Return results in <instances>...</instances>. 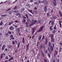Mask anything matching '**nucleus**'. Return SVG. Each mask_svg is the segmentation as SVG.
Here are the masks:
<instances>
[{
	"mask_svg": "<svg viewBox=\"0 0 62 62\" xmlns=\"http://www.w3.org/2000/svg\"><path fill=\"white\" fill-rule=\"evenodd\" d=\"M52 44H51V43L50 42H48V46L49 47L50 46V48H51V50L49 52V54H51V52H53V50H54V43H53L52 44V46L53 47H52V45H51Z\"/></svg>",
	"mask_w": 62,
	"mask_h": 62,
	"instance_id": "obj_1",
	"label": "nucleus"
},
{
	"mask_svg": "<svg viewBox=\"0 0 62 62\" xmlns=\"http://www.w3.org/2000/svg\"><path fill=\"white\" fill-rule=\"evenodd\" d=\"M44 26H42L37 31L38 32H40L41 31H42L43 30V28Z\"/></svg>",
	"mask_w": 62,
	"mask_h": 62,
	"instance_id": "obj_2",
	"label": "nucleus"
},
{
	"mask_svg": "<svg viewBox=\"0 0 62 62\" xmlns=\"http://www.w3.org/2000/svg\"><path fill=\"white\" fill-rule=\"evenodd\" d=\"M37 22V20H35L34 22V23H33L31 24H30L29 25V26L30 27L31 26H32V25H33L36 23Z\"/></svg>",
	"mask_w": 62,
	"mask_h": 62,
	"instance_id": "obj_3",
	"label": "nucleus"
},
{
	"mask_svg": "<svg viewBox=\"0 0 62 62\" xmlns=\"http://www.w3.org/2000/svg\"><path fill=\"white\" fill-rule=\"evenodd\" d=\"M52 3L54 6H56L57 5L56 1L55 0H54L53 1Z\"/></svg>",
	"mask_w": 62,
	"mask_h": 62,
	"instance_id": "obj_4",
	"label": "nucleus"
},
{
	"mask_svg": "<svg viewBox=\"0 0 62 62\" xmlns=\"http://www.w3.org/2000/svg\"><path fill=\"white\" fill-rule=\"evenodd\" d=\"M10 37L12 39H15V37H14V36L13 34L11 35Z\"/></svg>",
	"mask_w": 62,
	"mask_h": 62,
	"instance_id": "obj_5",
	"label": "nucleus"
},
{
	"mask_svg": "<svg viewBox=\"0 0 62 62\" xmlns=\"http://www.w3.org/2000/svg\"><path fill=\"white\" fill-rule=\"evenodd\" d=\"M32 35H33L34 33V32H35V28L34 27L32 29Z\"/></svg>",
	"mask_w": 62,
	"mask_h": 62,
	"instance_id": "obj_6",
	"label": "nucleus"
},
{
	"mask_svg": "<svg viewBox=\"0 0 62 62\" xmlns=\"http://www.w3.org/2000/svg\"><path fill=\"white\" fill-rule=\"evenodd\" d=\"M29 44H28L26 46V51H27L29 49Z\"/></svg>",
	"mask_w": 62,
	"mask_h": 62,
	"instance_id": "obj_7",
	"label": "nucleus"
},
{
	"mask_svg": "<svg viewBox=\"0 0 62 62\" xmlns=\"http://www.w3.org/2000/svg\"><path fill=\"white\" fill-rule=\"evenodd\" d=\"M47 6H45L44 7V11L45 12H47Z\"/></svg>",
	"mask_w": 62,
	"mask_h": 62,
	"instance_id": "obj_8",
	"label": "nucleus"
},
{
	"mask_svg": "<svg viewBox=\"0 0 62 62\" xmlns=\"http://www.w3.org/2000/svg\"><path fill=\"white\" fill-rule=\"evenodd\" d=\"M41 37H42V35H40L39 36L38 39L39 41H40L41 39Z\"/></svg>",
	"mask_w": 62,
	"mask_h": 62,
	"instance_id": "obj_9",
	"label": "nucleus"
},
{
	"mask_svg": "<svg viewBox=\"0 0 62 62\" xmlns=\"http://www.w3.org/2000/svg\"><path fill=\"white\" fill-rule=\"evenodd\" d=\"M51 43L54 42V38H51Z\"/></svg>",
	"mask_w": 62,
	"mask_h": 62,
	"instance_id": "obj_10",
	"label": "nucleus"
},
{
	"mask_svg": "<svg viewBox=\"0 0 62 62\" xmlns=\"http://www.w3.org/2000/svg\"><path fill=\"white\" fill-rule=\"evenodd\" d=\"M59 14L60 15V16L61 17H62V13H61V11H59Z\"/></svg>",
	"mask_w": 62,
	"mask_h": 62,
	"instance_id": "obj_11",
	"label": "nucleus"
},
{
	"mask_svg": "<svg viewBox=\"0 0 62 62\" xmlns=\"http://www.w3.org/2000/svg\"><path fill=\"white\" fill-rule=\"evenodd\" d=\"M9 29L10 30H14V28L12 26H10Z\"/></svg>",
	"mask_w": 62,
	"mask_h": 62,
	"instance_id": "obj_12",
	"label": "nucleus"
},
{
	"mask_svg": "<svg viewBox=\"0 0 62 62\" xmlns=\"http://www.w3.org/2000/svg\"><path fill=\"white\" fill-rule=\"evenodd\" d=\"M57 53H58V52L57 51H55V53H54V56H55V55H57Z\"/></svg>",
	"mask_w": 62,
	"mask_h": 62,
	"instance_id": "obj_13",
	"label": "nucleus"
},
{
	"mask_svg": "<svg viewBox=\"0 0 62 62\" xmlns=\"http://www.w3.org/2000/svg\"><path fill=\"white\" fill-rule=\"evenodd\" d=\"M5 46H6V45H5V44L3 46H2L1 48V50H4L5 49Z\"/></svg>",
	"mask_w": 62,
	"mask_h": 62,
	"instance_id": "obj_14",
	"label": "nucleus"
},
{
	"mask_svg": "<svg viewBox=\"0 0 62 62\" xmlns=\"http://www.w3.org/2000/svg\"><path fill=\"white\" fill-rule=\"evenodd\" d=\"M41 53L42 54L43 57H44V53H43V51L42 50H41Z\"/></svg>",
	"mask_w": 62,
	"mask_h": 62,
	"instance_id": "obj_15",
	"label": "nucleus"
},
{
	"mask_svg": "<svg viewBox=\"0 0 62 62\" xmlns=\"http://www.w3.org/2000/svg\"><path fill=\"white\" fill-rule=\"evenodd\" d=\"M59 24L60 26V27H61V28L62 27V25L61 24V21H59Z\"/></svg>",
	"mask_w": 62,
	"mask_h": 62,
	"instance_id": "obj_16",
	"label": "nucleus"
},
{
	"mask_svg": "<svg viewBox=\"0 0 62 62\" xmlns=\"http://www.w3.org/2000/svg\"><path fill=\"white\" fill-rule=\"evenodd\" d=\"M50 37H51V39L54 38V34H50Z\"/></svg>",
	"mask_w": 62,
	"mask_h": 62,
	"instance_id": "obj_17",
	"label": "nucleus"
},
{
	"mask_svg": "<svg viewBox=\"0 0 62 62\" xmlns=\"http://www.w3.org/2000/svg\"><path fill=\"white\" fill-rule=\"evenodd\" d=\"M13 57H11L8 60V61H11L12 60H13Z\"/></svg>",
	"mask_w": 62,
	"mask_h": 62,
	"instance_id": "obj_18",
	"label": "nucleus"
},
{
	"mask_svg": "<svg viewBox=\"0 0 62 62\" xmlns=\"http://www.w3.org/2000/svg\"><path fill=\"white\" fill-rule=\"evenodd\" d=\"M18 33H19V32H20V28H18V29H17L16 30V32H18Z\"/></svg>",
	"mask_w": 62,
	"mask_h": 62,
	"instance_id": "obj_19",
	"label": "nucleus"
},
{
	"mask_svg": "<svg viewBox=\"0 0 62 62\" xmlns=\"http://www.w3.org/2000/svg\"><path fill=\"white\" fill-rule=\"evenodd\" d=\"M49 29L50 31H52V30H53V29L52 26H50Z\"/></svg>",
	"mask_w": 62,
	"mask_h": 62,
	"instance_id": "obj_20",
	"label": "nucleus"
},
{
	"mask_svg": "<svg viewBox=\"0 0 62 62\" xmlns=\"http://www.w3.org/2000/svg\"><path fill=\"white\" fill-rule=\"evenodd\" d=\"M22 40V43L23 44L24 43V37H23V38Z\"/></svg>",
	"mask_w": 62,
	"mask_h": 62,
	"instance_id": "obj_21",
	"label": "nucleus"
},
{
	"mask_svg": "<svg viewBox=\"0 0 62 62\" xmlns=\"http://www.w3.org/2000/svg\"><path fill=\"white\" fill-rule=\"evenodd\" d=\"M47 42H48V39H46V41L45 42V44H47Z\"/></svg>",
	"mask_w": 62,
	"mask_h": 62,
	"instance_id": "obj_22",
	"label": "nucleus"
},
{
	"mask_svg": "<svg viewBox=\"0 0 62 62\" xmlns=\"http://www.w3.org/2000/svg\"><path fill=\"white\" fill-rule=\"evenodd\" d=\"M62 52V48H61V47H60V48L59 52V53H60V52Z\"/></svg>",
	"mask_w": 62,
	"mask_h": 62,
	"instance_id": "obj_23",
	"label": "nucleus"
},
{
	"mask_svg": "<svg viewBox=\"0 0 62 62\" xmlns=\"http://www.w3.org/2000/svg\"><path fill=\"white\" fill-rule=\"evenodd\" d=\"M40 49H43V45H41L40 46Z\"/></svg>",
	"mask_w": 62,
	"mask_h": 62,
	"instance_id": "obj_24",
	"label": "nucleus"
},
{
	"mask_svg": "<svg viewBox=\"0 0 62 62\" xmlns=\"http://www.w3.org/2000/svg\"><path fill=\"white\" fill-rule=\"evenodd\" d=\"M56 18H57V17H56V16H54L53 17V19H56Z\"/></svg>",
	"mask_w": 62,
	"mask_h": 62,
	"instance_id": "obj_25",
	"label": "nucleus"
},
{
	"mask_svg": "<svg viewBox=\"0 0 62 62\" xmlns=\"http://www.w3.org/2000/svg\"><path fill=\"white\" fill-rule=\"evenodd\" d=\"M55 32H56V31H55V30H53V31L52 32V33L53 34H54Z\"/></svg>",
	"mask_w": 62,
	"mask_h": 62,
	"instance_id": "obj_26",
	"label": "nucleus"
},
{
	"mask_svg": "<svg viewBox=\"0 0 62 62\" xmlns=\"http://www.w3.org/2000/svg\"><path fill=\"white\" fill-rule=\"evenodd\" d=\"M19 11H14V12L15 13H17Z\"/></svg>",
	"mask_w": 62,
	"mask_h": 62,
	"instance_id": "obj_27",
	"label": "nucleus"
},
{
	"mask_svg": "<svg viewBox=\"0 0 62 62\" xmlns=\"http://www.w3.org/2000/svg\"><path fill=\"white\" fill-rule=\"evenodd\" d=\"M8 33L9 35H11V31H9L8 32Z\"/></svg>",
	"mask_w": 62,
	"mask_h": 62,
	"instance_id": "obj_28",
	"label": "nucleus"
},
{
	"mask_svg": "<svg viewBox=\"0 0 62 62\" xmlns=\"http://www.w3.org/2000/svg\"><path fill=\"white\" fill-rule=\"evenodd\" d=\"M37 23H41V22L40 20H38L37 21Z\"/></svg>",
	"mask_w": 62,
	"mask_h": 62,
	"instance_id": "obj_29",
	"label": "nucleus"
},
{
	"mask_svg": "<svg viewBox=\"0 0 62 62\" xmlns=\"http://www.w3.org/2000/svg\"><path fill=\"white\" fill-rule=\"evenodd\" d=\"M3 25V21H1L0 23V25Z\"/></svg>",
	"mask_w": 62,
	"mask_h": 62,
	"instance_id": "obj_30",
	"label": "nucleus"
},
{
	"mask_svg": "<svg viewBox=\"0 0 62 62\" xmlns=\"http://www.w3.org/2000/svg\"><path fill=\"white\" fill-rule=\"evenodd\" d=\"M3 54H1V56H0V58H3Z\"/></svg>",
	"mask_w": 62,
	"mask_h": 62,
	"instance_id": "obj_31",
	"label": "nucleus"
},
{
	"mask_svg": "<svg viewBox=\"0 0 62 62\" xmlns=\"http://www.w3.org/2000/svg\"><path fill=\"white\" fill-rule=\"evenodd\" d=\"M23 22V23H25V22H26V19H24Z\"/></svg>",
	"mask_w": 62,
	"mask_h": 62,
	"instance_id": "obj_32",
	"label": "nucleus"
},
{
	"mask_svg": "<svg viewBox=\"0 0 62 62\" xmlns=\"http://www.w3.org/2000/svg\"><path fill=\"white\" fill-rule=\"evenodd\" d=\"M20 43H19L17 45V47L18 48H19V47H20Z\"/></svg>",
	"mask_w": 62,
	"mask_h": 62,
	"instance_id": "obj_33",
	"label": "nucleus"
},
{
	"mask_svg": "<svg viewBox=\"0 0 62 62\" xmlns=\"http://www.w3.org/2000/svg\"><path fill=\"white\" fill-rule=\"evenodd\" d=\"M5 58L6 59H7V60H8V56H6L5 57Z\"/></svg>",
	"mask_w": 62,
	"mask_h": 62,
	"instance_id": "obj_34",
	"label": "nucleus"
},
{
	"mask_svg": "<svg viewBox=\"0 0 62 62\" xmlns=\"http://www.w3.org/2000/svg\"><path fill=\"white\" fill-rule=\"evenodd\" d=\"M28 11L30 12H31V13H32V10H31L30 9H29L28 10Z\"/></svg>",
	"mask_w": 62,
	"mask_h": 62,
	"instance_id": "obj_35",
	"label": "nucleus"
},
{
	"mask_svg": "<svg viewBox=\"0 0 62 62\" xmlns=\"http://www.w3.org/2000/svg\"><path fill=\"white\" fill-rule=\"evenodd\" d=\"M25 16L27 18V19H28V15H27V14H25Z\"/></svg>",
	"mask_w": 62,
	"mask_h": 62,
	"instance_id": "obj_36",
	"label": "nucleus"
},
{
	"mask_svg": "<svg viewBox=\"0 0 62 62\" xmlns=\"http://www.w3.org/2000/svg\"><path fill=\"white\" fill-rule=\"evenodd\" d=\"M47 50H48V51H50V50L51 51L50 48H49V47H48Z\"/></svg>",
	"mask_w": 62,
	"mask_h": 62,
	"instance_id": "obj_37",
	"label": "nucleus"
},
{
	"mask_svg": "<svg viewBox=\"0 0 62 62\" xmlns=\"http://www.w3.org/2000/svg\"><path fill=\"white\" fill-rule=\"evenodd\" d=\"M9 35H8V33H7L6 34V37H7Z\"/></svg>",
	"mask_w": 62,
	"mask_h": 62,
	"instance_id": "obj_38",
	"label": "nucleus"
},
{
	"mask_svg": "<svg viewBox=\"0 0 62 62\" xmlns=\"http://www.w3.org/2000/svg\"><path fill=\"white\" fill-rule=\"evenodd\" d=\"M14 9H15V10H16V9H17V6H16L15 7V8H14Z\"/></svg>",
	"mask_w": 62,
	"mask_h": 62,
	"instance_id": "obj_39",
	"label": "nucleus"
},
{
	"mask_svg": "<svg viewBox=\"0 0 62 62\" xmlns=\"http://www.w3.org/2000/svg\"><path fill=\"white\" fill-rule=\"evenodd\" d=\"M44 60L45 62H47V60L45 59H44Z\"/></svg>",
	"mask_w": 62,
	"mask_h": 62,
	"instance_id": "obj_40",
	"label": "nucleus"
},
{
	"mask_svg": "<svg viewBox=\"0 0 62 62\" xmlns=\"http://www.w3.org/2000/svg\"><path fill=\"white\" fill-rule=\"evenodd\" d=\"M53 62H55V59H53Z\"/></svg>",
	"mask_w": 62,
	"mask_h": 62,
	"instance_id": "obj_41",
	"label": "nucleus"
},
{
	"mask_svg": "<svg viewBox=\"0 0 62 62\" xmlns=\"http://www.w3.org/2000/svg\"><path fill=\"white\" fill-rule=\"evenodd\" d=\"M39 45V43H37V47H38Z\"/></svg>",
	"mask_w": 62,
	"mask_h": 62,
	"instance_id": "obj_42",
	"label": "nucleus"
},
{
	"mask_svg": "<svg viewBox=\"0 0 62 62\" xmlns=\"http://www.w3.org/2000/svg\"><path fill=\"white\" fill-rule=\"evenodd\" d=\"M34 4H35V5H37L38 2H35L34 3Z\"/></svg>",
	"mask_w": 62,
	"mask_h": 62,
	"instance_id": "obj_43",
	"label": "nucleus"
},
{
	"mask_svg": "<svg viewBox=\"0 0 62 62\" xmlns=\"http://www.w3.org/2000/svg\"><path fill=\"white\" fill-rule=\"evenodd\" d=\"M12 43L14 45V44H15V42H14V41H13L12 42Z\"/></svg>",
	"mask_w": 62,
	"mask_h": 62,
	"instance_id": "obj_44",
	"label": "nucleus"
},
{
	"mask_svg": "<svg viewBox=\"0 0 62 62\" xmlns=\"http://www.w3.org/2000/svg\"><path fill=\"white\" fill-rule=\"evenodd\" d=\"M50 15V14L49 13H48L47 14V16H49Z\"/></svg>",
	"mask_w": 62,
	"mask_h": 62,
	"instance_id": "obj_45",
	"label": "nucleus"
},
{
	"mask_svg": "<svg viewBox=\"0 0 62 62\" xmlns=\"http://www.w3.org/2000/svg\"><path fill=\"white\" fill-rule=\"evenodd\" d=\"M47 55L48 56L49 58H50V57H51L50 55V54L49 53L47 54Z\"/></svg>",
	"mask_w": 62,
	"mask_h": 62,
	"instance_id": "obj_46",
	"label": "nucleus"
},
{
	"mask_svg": "<svg viewBox=\"0 0 62 62\" xmlns=\"http://www.w3.org/2000/svg\"><path fill=\"white\" fill-rule=\"evenodd\" d=\"M18 22H19V21H18V20H16V21H15V23H18Z\"/></svg>",
	"mask_w": 62,
	"mask_h": 62,
	"instance_id": "obj_47",
	"label": "nucleus"
},
{
	"mask_svg": "<svg viewBox=\"0 0 62 62\" xmlns=\"http://www.w3.org/2000/svg\"><path fill=\"white\" fill-rule=\"evenodd\" d=\"M13 25L15 27L17 28L18 27V26L17 25Z\"/></svg>",
	"mask_w": 62,
	"mask_h": 62,
	"instance_id": "obj_48",
	"label": "nucleus"
},
{
	"mask_svg": "<svg viewBox=\"0 0 62 62\" xmlns=\"http://www.w3.org/2000/svg\"><path fill=\"white\" fill-rule=\"evenodd\" d=\"M11 10V9L10 8H9L7 10V11H9V10Z\"/></svg>",
	"mask_w": 62,
	"mask_h": 62,
	"instance_id": "obj_49",
	"label": "nucleus"
},
{
	"mask_svg": "<svg viewBox=\"0 0 62 62\" xmlns=\"http://www.w3.org/2000/svg\"><path fill=\"white\" fill-rule=\"evenodd\" d=\"M36 57H37V58H38V59H40L39 57L38 56V55Z\"/></svg>",
	"mask_w": 62,
	"mask_h": 62,
	"instance_id": "obj_50",
	"label": "nucleus"
},
{
	"mask_svg": "<svg viewBox=\"0 0 62 62\" xmlns=\"http://www.w3.org/2000/svg\"><path fill=\"white\" fill-rule=\"evenodd\" d=\"M51 24H52V25H54V22H52L51 23Z\"/></svg>",
	"mask_w": 62,
	"mask_h": 62,
	"instance_id": "obj_51",
	"label": "nucleus"
},
{
	"mask_svg": "<svg viewBox=\"0 0 62 62\" xmlns=\"http://www.w3.org/2000/svg\"><path fill=\"white\" fill-rule=\"evenodd\" d=\"M29 14V16H30V17H32V15L31 14Z\"/></svg>",
	"mask_w": 62,
	"mask_h": 62,
	"instance_id": "obj_52",
	"label": "nucleus"
},
{
	"mask_svg": "<svg viewBox=\"0 0 62 62\" xmlns=\"http://www.w3.org/2000/svg\"><path fill=\"white\" fill-rule=\"evenodd\" d=\"M38 3H39L40 4V3H41V1L40 0H39L38 1Z\"/></svg>",
	"mask_w": 62,
	"mask_h": 62,
	"instance_id": "obj_53",
	"label": "nucleus"
},
{
	"mask_svg": "<svg viewBox=\"0 0 62 62\" xmlns=\"http://www.w3.org/2000/svg\"><path fill=\"white\" fill-rule=\"evenodd\" d=\"M45 53H46V54H47V50H45Z\"/></svg>",
	"mask_w": 62,
	"mask_h": 62,
	"instance_id": "obj_54",
	"label": "nucleus"
},
{
	"mask_svg": "<svg viewBox=\"0 0 62 62\" xmlns=\"http://www.w3.org/2000/svg\"><path fill=\"white\" fill-rule=\"evenodd\" d=\"M59 44H60L61 46H62V42H60Z\"/></svg>",
	"mask_w": 62,
	"mask_h": 62,
	"instance_id": "obj_55",
	"label": "nucleus"
},
{
	"mask_svg": "<svg viewBox=\"0 0 62 62\" xmlns=\"http://www.w3.org/2000/svg\"><path fill=\"white\" fill-rule=\"evenodd\" d=\"M48 2L46 1V2L45 3L46 5H48Z\"/></svg>",
	"mask_w": 62,
	"mask_h": 62,
	"instance_id": "obj_56",
	"label": "nucleus"
},
{
	"mask_svg": "<svg viewBox=\"0 0 62 62\" xmlns=\"http://www.w3.org/2000/svg\"><path fill=\"white\" fill-rule=\"evenodd\" d=\"M51 22H52V20H50L49 22V24H50V23H51Z\"/></svg>",
	"mask_w": 62,
	"mask_h": 62,
	"instance_id": "obj_57",
	"label": "nucleus"
},
{
	"mask_svg": "<svg viewBox=\"0 0 62 62\" xmlns=\"http://www.w3.org/2000/svg\"><path fill=\"white\" fill-rule=\"evenodd\" d=\"M8 13L9 14H11H11H11V12H8Z\"/></svg>",
	"mask_w": 62,
	"mask_h": 62,
	"instance_id": "obj_58",
	"label": "nucleus"
},
{
	"mask_svg": "<svg viewBox=\"0 0 62 62\" xmlns=\"http://www.w3.org/2000/svg\"><path fill=\"white\" fill-rule=\"evenodd\" d=\"M45 1H44V0L42 1H41V3H44L45 2Z\"/></svg>",
	"mask_w": 62,
	"mask_h": 62,
	"instance_id": "obj_59",
	"label": "nucleus"
},
{
	"mask_svg": "<svg viewBox=\"0 0 62 62\" xmlns=\"http://www.w3.org/2000/svg\"><path fill=\"white\" fill-rule=\"evenodd\" d=\"M54 11V10H52L51 11V13H53V12Z\"/></svg>",
	"mask_w": 62,
	"mask_h": 62,
	"instance_id": "obj_60",
	"label": "nucleus"
},
{
	"mask_svg": "<svg viewBox=\"0 0 62 62\" xmlns=\"http://www.w3.org/2000/svg\"><path fill=\"white\" fill-rule=\"evenodd\" d=\"M23 19H26V17L24 16H23Z\"/></svg>",
	"mask_w": 62,
	"mask_h": 62,
	"instance_id": "obj_61",
	"label": "nucleus"
},
{
	"mask_svg": "<svg viewBox=\"0 0 62 62\" xmlns=\"http://www.w3.org/2000/svg\"><path fill=\"white\" fill-rule=\"evenodd\" d=\"M19 14H20V13H18L16 14V16H18V15H19Z\"/></svg>",
	"mask_w": 62,
	"mask_h": 62,
	"instance_id": "obj_62",
	"label": "nucleus"
},
{
	"mask_svg": "<svg viewBox=\"0 0 62 62\" xmlns=\"http://www.w3.org/2000/svg\"><path fill=\"white\" fill-rule=\"evenodd\" d=\"M56 27H54V30H56Z\"/></svg>",
	"mask_w": 62,
	"mask_h": 62,
	"instance_id": "obj_63",
	"label": "nucleus"
},
{
	"mask_svg": "<svg viewBox=\"0 0 62 62\" xmlns=\"http://www.w3.org/2000/svg\"><path fill=\"white\" fill-rule=\"evenodd\" d=\"M34 9H35L37 10V7H35L34 8Z\"/></svg>",
	"mask_w": 62,
	"mask_h": 62,
	"instance_id": "obj_64",
	"label": "nucleus"
}]
</instances>
